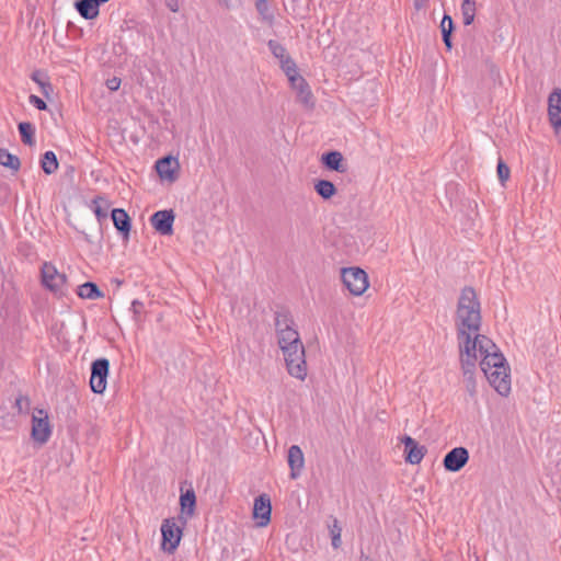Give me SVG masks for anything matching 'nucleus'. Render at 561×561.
Returning <instances> with one entry per match:
<instances>
[{
    "instance_id": "f8f14e48",
    "label": "nucleus",
    "mask_w": 561,
    "mask_h": 561,
    "mask_svg": "<svg viewBox=\"0 0 561 561\" xmlns=\"http://www.w3.org/2000/svg\"><path fill=\"white\" fill-rule=\"evenodd\" d=\"M400 440L404 445L405 462L411 465H419L427 451L426 447L420 445L409 435H404Z\"/></svg>"
},
{
    "instance_id": "0eeeda50",
    "label": "nucleus",
    "mask_w": 561,
    "mask_h": 561,
    "mask_svg": "<svg viewBox=\"0 0 561 561\" xmlns=\"http://www.w3.org/2000/svg\"><path fill=\"white\" fill-rule=\"evenodd\" d=\"M161 534L162 549L172 553L180 545L182 528L176 525L173 518H167L161 525Z\"/></svg>"
},
{
    "instance_id": "a19ab883",
    "label": "nucleus",
    "mask_w": 561,
    "mask_h": 561,
    "mask_svg": "<svg viewBox=\"0 0 561 561\" xmlns=\"http://www.w3.org/2000/svg\"><path fill=\"white\" fill-rule=\"evenodd\" d=\"M32 79H33L34 81L38 82V83L42 85V88H43V90H44V91H45V88H46V87H50V84H49V83L45 84L44 82H42V81L38 79V73H37V72H34V73H33Z\"/></svg>"
},
{
    "instance_id": "dca6fc26",
    "label": "nucleus",
    "mask_w": 561,
    "mask_h": 561,
    "mask_svg": "<svg viewBox=\"0 0 561 561\" xmlns=\"http://www.w3.org/2000/svg\"><path fill=\"white\" fill-rule=\"evenodd\" d=\"M179 162L173 157H163L156 162V170L159 176L171 182L176 180Z\"/></svg>"
},
{
    "instance_id": "c756f323",
    "label": "nucleus",
    "mask_w": 561,
    "mask_h": 561,
    "mask_svg": "<svg viewBox=\"0 0 561 561\" xmlns=\"http://www.w3.org/2000/svg\"><path fill=\"white\" fill-rule=\"evenodd\" d=\"M255 8L259 14L262 16V19L266 21L268 24H272L274 14L273 11L270 9L267 0H256Z\"/></svg>"
},
{
    "instance_id": "39448f33",
    "label": "nucleus",
    "mask_w": 561,
    "mask_h": 561,
    "mask_svg": "<svg viewBox=\"0 0 561 561\" xmlns=\"http://www.w3.org/2000/svg\"><path fill=\"white\" fill-rule=\"evenodd\" d=\"M341 278L344 286L354 296L363 295L369 286L367 273L360 267H343Z\"/></svg>"
},
{
    "instance_id": "49530a36",
    "label": "nucleus",
    "mask_w": 561,
    "mask_h": 561,
    "mask_svg": "<svg viewBox=\"0 0 561 561\" xmlns=\"http://www.w3.org/2000/svg\"><path fill=\"white\" fill-rule=\"evenodd\" d=\"M360 561H373V559H370L368 556L362 554Z\"/></svg>"
},
{
    "instance_id": "c85d7f7f",
    "label": "nucleus",
    "mask_w": 561,
    "mask_h": 561,
    "mask_svg": "<svg viewBox=\"0 0 561 561\" xmlns=\"http://www.w3.org/2000/svg\"><path fill=\"white\" fill-rule=\"evenodd\" d=\"M330 536H331V543L334 549H337L342 545L341 540V533L342 527L340 526V523L336 518H333V523L329 525Z\"/></svg>"
},
{
    "instance_id": "2eb2a0df",
    "label": "nucleus",
    "mask_w": 561,
    "mask_h": 561,
    "mask_svg": "<svg viewBox=\"0 0 561 561\" xmlns=\"http://www.w3.org/2000/svg\"><path fill=\"white\" fill-rule=\"evenodd\" d=\"M51 434L50 425L48 422V416L45 414L44 416L37 417L33 416L32 420V437L35 442L41 444L46 443Z\"/></svg>"
},
{
    "instance_id": "6ab92c4d",
    "label": "nucleus",
    "mask_w": 561,
    "mask_h": 561,
    "mask_svg": "<svg viewBox=\"0 0 561 561\" xmlns=\"http://www.w3.org/2000/svg\"><path fill=\"white\" fill-rule=\"evenodd\" d=\"M180 505L184 515L187 517H192L194 515L196 507V495L193 488L190 486L185 491L183 488H181Z\"/></svg>"
},
{
    "instance_id": "8fccbe9b",
    "label": "nucleus",
    "mask_w": 561,
    "mask_h": 561,
    "mask_svg": "<svg viewBox=\"0 0 561 561\" xmlns=\"http://www.w3.org/2000/svg\"><path fill=\"white\" fill-rule=\"evenodd\" d=\"M84 239L89 242H92L90 239H89V236L88 234H84Z\"/></svg>"
},
{
    "instance_id": "79ce46f5",
    "label": "nucleus",
    "mask_w": 561,
    "mask_h": 561,
    "mask_svg": "<svg viewBox=\"0 0 561 561\" xmlns=\"http://www.w3.org/2000/svg\"><path fill=\"white\" fill-rule=\"evenodd\" d=\"M167 5L170 8L171 11H173V12L178 11L176 0L168 1Z\"/></svg>"
},
{
    "instance_id": "412c9836",
    "label": "nucleus",
    "mask_w": 561,
    "mask_h": 561,
    "mask_svg": "<svg viewBox=\"0 0 561 561\" xmlns=\"http://www.w3.org/2000/svg\"><path fill=\"white\" fill-rule=\"evenodd\" d=\"M75 8L85 20H93L100 13L99 7L92 0H77Z\"/></svg>"
},
{
    "instance_id": "393cba45",
    "label": "nucleus",
    "mask_w": 561,
    "mask_h": 561,
    "mask_svg": "<svg viewBox=\"0 0 561 561\" xmlns=\"http://www.w3.org/2000/svg\"><path fill=\"white\" fill-rule=\"evenodd\" d=\"M0 164L9 168L13 172H18L21 168L19 157L10 153L7 149L0 148Z\"/></svg>"
},
{
    "instance_id": "72a5a7b5",
    "label": "nucleus",
    "mask_w": 561,
    "mask_h": 561,
    "mask_svg": "<svg viewBox=\"0 0 561 561\" xmlns=\"http://www.w3.org/2000/svg\"><path fill=\"white\" fill-rule=\"evenodd\" d=\"M30 103L33 104L39 111H44L47 108L46 102L34 94L30 95Z\"/></svg>"
},
{
    "instance_id": "4c0bfd02",
    "label": "nucleus",
    "mask_w": 561,
    "mask_h": 561,
    "mask_svg": "<svg viewBox=\"0 0 561 561\" xmlns=\"http://www.w3.org/2000/svg\"><path fill=\"white\" fill-rule=\"evenodd\" d=\"M462 13V18H463V24L466 26L470 25L473 23L474 21V15H476V12H461Z\"/></svg>"
},
{
    "instance_id": "f704fd0d",
    "label": "nucleus",
    "mask_w": 561,
    "mask_h": 561,
    "mask_svg": "<svg viewBox=\"0 0 561 561\" xmlns=\"http://www.w3.org/2000/svg\"><path fill=\"white\" fill-rule=\"evenodd\" d=\"M119 85H121V79L117 78V77H113L111 79H107L106 80V87L111 90V91H116L119 89Z\"/></svg>"
},
{
    "instance_id": "58836bf2",
    "label": "nucleus",
    "mask_w": 561,
    "mask_h": 561,
    "mask_svg": "<svg viewBox=\"0 0 561 561\" xmlns=\"http://www.w3.org/2000/svg\"><path fill=\"white\" fill-rule=\"evenodd\" d=\"M279 323H280V314L278 312H275V325H276L275 334H276L277 343L280 345V331L277 329Z\"/></svg>"
},
{
    "instance_id": "6e6552de",
    "label": "nucleus",
    "mask_w": 561,
    "mask_h": 561,
    "mask_svg": "<svg viewBox=\"0 0 561 561\" xmlns=\"http://www.w3.org/2000/svg\"><path fill=\"white\" fill-rule=\"evenodd\" d=\"M43 285L51 291H59L65 285L67 277L59 273L54 264L45 262L41 270Z\"/></svg>"
},
{
    "instance_id": "b1692460",
    "label": "nucleus",
    "mask_w": 561,
    "mask_h": 561,
    "mask_svg": "<svg viewBox=\"0 0 561 561\" xmlns=\"http://www.w3.org/2000/svg\"><path fill=\"white\" fill-rule=\"evenodd\" d=\"M93 211L100 225L107 218V210L111 206L110 202L103 196H96L92 201Z\"/></svg>"
},
{
    "instance_id": "423d86ee",
    "label": "nucleus",
    "mask_w": 561,
    "mask_h": 561,
    "mask_svg": "<svg viewBox=\"0 0 561 561\" xmlns=\"http://www.w3.org/2000/svg\"><path fill=\"white\" fill-rule=\"evenodd\" d=\"M110 362L107 358H98L91 364L90 387L94 393H103L107 385Z\"/></svg>"
},
{
    "instance_id": "1a4fd4ad",
    "label": "nucleus",
    "mask_w": 561,
    "mask_h": 561,
    "mask_svg": "<svg viewBox=\"0 0 561 561\" xmlns=\"http://www.w3.org/2000/svg\"><path fill=\"white\" fill-rule=\"evenodd\" d=\"M469 461V451L465 447H455L449 450L444 459L443 466L446 471L449 472H458L460 471Z\"/></svg>"
},
{
    "instance_id": "9b49d317",
    "label": "nucleus",
    "mask_w": 561,
    "mask_h": 561,
    "mask_svg": "<svg viewBox=\"0 0 561 561\" xmlns=\"http://www.w3.org/2000/svg\"><path fill=\"white\" fill-rule=\"evenodd\" d=\"M271 499L266 493H262L254 500L252 516L256 526L264 527L271 520Z\"/></svg>"
},
{
    "instance_id": "9d476101",
    "label": "nucleus",
    "mask_w": 561,
    "mask_h": 561,
    "mask_svg": "<svg viewBox=\"0 0 561 561\" xmlns=\"http://www.w3.org/2000/svg\"><path fill=\"white\" fill-rule=\"evenodd\" d=\"M175 214L172 209L158 210L150 217L152 227L162 236L173 233V222Z\"/></svg>"
},
{
    "instance_id": "7ed1b4c3",
    "label": "nucleus",
    "mask_w": 561,
    "mask_h": 561,
    "mask_svg": "<svg viewBox=\"0 0 561 561\" xmlns=\"http://www.w3.org/2000/svg\"><path fill=\"white\" fill-rule=\"evenodd\" d=\"M480 368L489 380L490 385L501 396H507L511 392V368L506 358L499 350L482 354Z\"/></svg>"
},
{
    "instance_id": "aec40b11",
    "label": "nucleus",
    "mask_w": 561,
    "mask_h": 561,
    "mask_svg": "<svg viewBox=\"0 0 561 561\" xmlns=\"http://www.w3.org/2000/svg\"><path fill=\"white\" fill-rule=\"evenodd\" d=\"M442 39L446 46V49L450 51L453 49V32L455 31V23L453 18L445 13L439 24Z\"/></svg>"
},
{
    "instance_id": "ddd939ff",
    "label": "nucleus",
    "mask_w": 561,
    "mask_h": 561,
    "mask_svg": "<svg viewBox=\"0 0 561 561\" xmlns=\"http://www.w3.org/2000/svg\"><path fill=\"white\" fill-rule=\"evenodd\" d=\"M549 121L557 134H561V89L556 88L548 98Z\"/></svg>"
},
{
    "instance_id": "c9c22d12",
    "label": "nucleus",
    "mask_w": 561,
    "mask_h": 561,
    "mask_svg": "<svg viewBox=\"0 0 561 561\" xmlns=\"http://www.w3.org/2000/svg\"><path fill=\"white\" fill-rule=\"evenodd\" d=\"M142 308H144V304H142L141 301H139V300H134V301L131 302V311H133V313H134V316H135V318H136V319L139 317L140 312H141V310H142Z\"/></svg>"
},
{
    "instance_id": "a878e982",
    "label": "nucleus",
    "mask_w": 561,
    "mask_h": 561,
    "mask_svg": "<svg viewBox=\"0 0 561 561\" xmlns=\"http://www.w3.org/2000/svg\"><path fill=\"white\" fill-rule=\"evenodd\" d=\"M58 160L53 151H46L41 159V168L46 174H53L58 169Z\"/></svg>"
},
{
    "instance_id": "2f4dec72",
    "label": "nucleus",
    "mask_w": 561,
    "mask_h": 561,
    "mask_svg": "<svg viewBox=\"0 0 561 561\" xmlns=\"http://www.w3.org/2000/svg\"><path fill=\"white\" fill-rule=\"evenodd\" d=\"M460 362L463 376L474 375L477 359L460 357Z\"/></svg>"
},
{
    "instance_id": "20e7f679",
    "label": "nucleus",
    "mask_w": 561,
    "mask_h": 561,
    "mask_svg": "<svg viewBox=\"0 0 561 561\" xmlns=\"http://www.w3.org/2000/svg\"><path fill=\"white\" fill-rule=\"evenodd\" d=\"M283 73L287 77L289 88L295 95V101L305 110L311 111L316 106V99L307 80L301 76L295 60L285 54L283 48Z\"/></svg>"
},
{
    "instance_id": "5701e85b",
    "label": "nucleus",
    "mask_w": 561,
    "mask_h": 561,
    "mask_svg": "<svg viewBox=\"0 0 561 561\" xmlns=\"http://www.w3.org/2000/svg\"><path fill=\"white\" fill-rule=\"evenodd\" d=\"M316 193L323 199L328 201L336 194V187L333 182L329 180H318L314 183Z\"/></svg>"
},
{
    "instance_id": "f3484780",
    "label": "nucleus",
    "mask_w": 561,
    "mask_h": 561,
    "mask_svg": "<svg viewBox=\"0 0 561 561\" xmlns=\"http://www.w3.org/2000/svg\"><path fill=\"white\" fill-rule=\"evenodd\" d=\"M111 218L116 230L127 239L131 229V220L128 214L123 208H114L111 211Z\"/></svg>"
},
{
    "instance_id": "4468645a",
    "label": "nucleus",
    "mask_w": 561,
    "mask_h": 561,
    "mask_svg": "<svg viewBox=\"0 0 561 561\" xmlns=\"http://www.w3.org/2000/svg\"><path fill=\"white\" fill-rule=\"evenodd\" d=\"M287 462L290 469L289 477L293 480L298 479L305 467V457L298 445H293L288 449Z\"/></svg>"
},
{
    "instance_id": "4be33fe9",
    "label": "nucleus",
    "mask_w": 561,
    "mask_h": 561,
    "mask_svg": "<svg viewBox=\"0 0 561 561\" xmlns=\"http://www.w3.org/2000/svg\"><path fill=\"white\" fill-rule=\"evenodd\" d=\"M78 296L83 299H98L102 298L104 294L95 283L87 282L78 287Z\"/></svg>"
},
{
    "instance_id": "bb28decb",
    "label": "nucleus",
    "mask_w": 561,
    "mask_h": 561,
    "mask_svg": "<svg viewBox=\"0 0 561 561\" xmlns=\"http://www.w3.org/2000/svg\"><path fill=\"white\" fill-rule=\"evenodd\" d=\"M476 335V344L478 345V352L480 355L489 353V352H497V345L486 335L474 333Z\"/></svg>"
},
{
    "instance_id": "a18cd8bd",
    "label": "nucleus",
    "mask_w": 561,
    "mask_h": 561,
    "mask_svg": "<svg viewBox=\"0 0 561 561\" xmlns=\"http://www.w3.org/2000/svg\"><path fill=\"white\" fill-rule=\"evenodd\" d=\"M94 4H96L98 7H100L101 4L107 2L108 0H92Z\"/></svg>"
},
{
    "instance_id": "a211bd4d",
    "label": "nucleus",
    "mask_w": 561,
    "mask_h": 561,
    "mask_svg": "<svg viewBox=\"0 0 561 561\" xmlns=\"http://www.w3.org/2000/svg\"><path fill=\"white\" fill-rule=\"evenodd\" d=\"M343 156L340 151H328L321 156V163L325 169L336 172H345V167L343 165Z\"/></svg>"
},
{
    "instance_id": "09e8293b",
    "label": "nucleus",
    "mask_w": 561,
    "mask_h": 561,
    "mask_svg": "<svg viewBox=\"0 0 561 561\" xmlns=\"http://www.w3.org/2000/svg\"><path fill=\"white\" fill-rule=\"evenodd\" d=\"M462 3H476L474 0H462Z\"/></svg>"
},
{
    "instance_id": "e433bc0d",
    "label": "nucleus",
    "mask_w": 561,
    "mask_h": 561,
    "mask_svg": "<svg viewBox=\"0 0 561 561\" xmlns=\"http://www.w3.org/2000/svg\"><path fill=\"white\" fill-rule=\"evenodd\" d=\"M268 46H270V49L273 53V55L276 58H280V45L277 42L271 39L268 42Z\"/></svg>"
},
{
    "instance_id": "7c9ffc66",
    "label": "nucleus",
    "mask_w": 561,
    "mask_h": 561,
    "mask_svg": "<svg viewBox=\"0 0 561 561\" xmlns=\"http://www.w3.org/2000/svg\"><path fill=\"white\" fill-rule=\"evenodd\" d=\"M497 178L502 184H504L510 178V168L507 164L500 159L496 167Z\"/></svg>"
},
{
    "instance_id": "cd10ccee",
    "label": "nucleus",
    "mask_w": 561,
    "mask_h": 561,
    "mask_svg": "<svg viewBox=\"0 0 561 561\" xmlns=\"http://www.w3.org/2000/svg\"><path fill=\"white\" fill-rule=\"evenodd\" d=\"M21 140L27 146L34 145L35 128L30 122H22L18 125Z\"/></svg>"
},
{
    "instance_id": "de8ad7c7",
    "label": "nucleus",
    "mask_w": 561,
    "mask_h": 561,
    "mask_svg": "<svg viewBox=\"0 0 561 561\" xmlns=\"http://www.w3.org/2000/svg\"><path fill=\"white\" fill-rule=\"evenodd\" d=\"M414 5L416 9H420L422 7V4L417 2V0H415Z\"/></svg>"
},
{
    "instance_id": "f03ea898",
    "label": "nucleus",
    "mask_w": 561,
    "mask_h": 561,
    "mask_svg": "<svg viewBox=\"0 0 561 561\" xmlns=\"http://www.w3.org/2000/svg\"><path fill=\"white\" fill-rule=\"evenodd\" d=\"M283 359L288 374L298 380H305L307 377V362L305 346L300 340L299 333L291 327L293 319L283 310Z\"/></svg>"
},
{
    "instance_id": "f257e3e1",
    "label": "nucleus",
    "mask_w": 561,
    "mask_h": 561,
    "mask_svg": "<svg viewBox=\"0 0 561 561\" xmlns=\"http://www.w3.org/2000/svg\"><path fill=\"white\" fill-rule=\"evenodd\" d=\"M460 357L477 359L476 332L482 324L481 306L473 287L461 289L455 318Z\"/></svg>"
},
{
    "instance_id": "c03bdc74",
    "label": "nucleus",
    "mask_w": 561,
    "mask_h": 561,
    "mask_svg": "<svg viewBox=\"0 0 561 561\" xmlns=\"http://www.w3.org/2000/svg\"><path fill=\"white\" fill-rule=\"evenodd\" d=\"M25 401L27 403V400L26 399H23V398H18L16 399V405L19 407L20 410H22V402Z\"/></svg>"
},
{
    "instance_id": "473e14b6",
    "label": "nucleus",
    "mask_w": 561,
    "mask_h": 561,
    "mask_svg": "<svg viewBox=\"0 0 561 561\" xmlns=\"http://www.w3.org/2000/svg\"><path fill=\"white\" fill-rule=\"evenodd\" d=\"M466 381L467 391L471 397L476 394V379L474 375L463 376Z\"/></svg>"
},
{
    "instance_id": "ea45409f",
    "label": "nucleus",
    "mask_w": 561,
    "mask_h": 561,
    "mask_svg": "<svg viewBox=\"0 0 561 561\" xmlns=\"http://www.w3.org/2000/svg\"><path fill=\"white\" fill-rule=\"evenodd\" d=\"M461 12H476V3H461Z\"/></svg>"
},
{
    "instance_id": "37998d69",
    "label": "nucleus",
    "mask_w": 561,
    "mask_h": 561,
    "mask_svg": "<svg viewBox=\"0 0 561 561\" xmlns=\"http://www.w3.org/2000/svg\"><path fill=\"white\" fill-rule=\"evenodd\" d=\"M220 3H224L227 8L233 5L238 0H218Z\"/></svg>"
}]
</instances>
